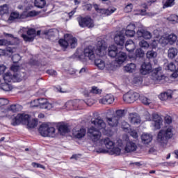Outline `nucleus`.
Segmentation results:
<instances>
[{
    "instance_id": "f257e3e1",
    "label": "nucleus",
    "mask_w": 178,
    "mask_h": 178,
    "mask_svg": "<svg viewBox=\"0 0 178 178\" xmlns=\"http://www.w3.org/2000/svg\"><path fill=\"white\" fill-rule=\"evenodd\" d=\"M91 123L95 127H90L88 130V134L94 143L98 141L101 138V130H105L106 123L104 122L102 118H95L91 120Z\"/></svg>"
},
{
    "instance_id": "ea45409f",
    "label": "nucleus",
    "mask_w": 178,
    "mask_h": 178,
    "mask_svg": "<svg viewBox=\"0 0 178 178\" xmlns=\"http://www.w3.org/2000/svg\"><path fill=\"white\" fill-rule=\"evenodd\" d=\"M6 13H9V7L8 6V4H4L0 6V15H6Z\"/></svg>"
},
{
    "instance_id": "393cba45",
    "label": "nucleus",
    "mask_w": 178,
    "mask_h": 178,
    "mask_svg": "<svg viewBox=\"0 0 178 178\" xmlns=\"http://www.w3.org/2000/svg\"><path fill=\"white\" fill-rule=\"evenodd\" d=\"M136 149H137V145H136V143L131 141L127 143V145L125 147L126 152H134Z\"/></svg>"
},
{
    "instance_id": "0eeeda50",
    "label": "nucleus",
    "mask_w": 178,
    "mask_h": 178,
    "mask_svg": "<svg viewBox=\"0 0 178 178\" xmlns=\"http://www.w3.org/2000/svg\"><path fill=\"white\" fill-rule=\"evenodd\" d=\"M95 49L92 46H88L86 47L83 50V55L80 56V59H89L92 60L95 59Z\"/></svg>"
},
{
    "instance_id": "338daca9",
    "label": "nucleus",
    "mask_w": 178,
    "mask_h": 178,
    "mask_svg": "<svg viewBox=\"0 0 178 178\" xmlns=\"http://www.w3.org/2000/svg\"><path fill=\"white\" fill-rule=\"evenodd\" d=\"M47 73L48 74H50V76H57V74H58L56 71H55L54 70H49L47 71Z\"/></svg>"
},
{
    "instance_id": "4c0bfd02",
    "label": "nucleus",
    "mask_w": 178,
    "mask_h": 178,
    "mask_svg": "<svg viewBox=\"0 0 178 178\" xmlns=\"http://www.w3.org/2000/svg\"><path fill=\"white\" fill-rule=\"evenodd\" d=\"M146 56L148 59H155L158 56V53L154 50H149L147 52Z\"/></svg>"
},
{
    "instance_id": "a19ab883",
    "label": "nucleus",
    "mask_w": 178,
    "mask_h": 178,
    "mask_svg": "<svg viewBox=\"0 0 178 178\" xmlns=\"http://www.w3.org/2000/svg\"><path fill=\"white\" fill-rule=\"evenodd\" d=\"M16 19H20V14L17 12L11 13L8 20H10V22H13V20H16Z\"/></svg>"
},
{
    "instance_id": "79ce46f5",
    "label": "nucleus",
    "mask_w": 178,
    "mask_h": 178,
    "mask_svg": "<svg viewBox=\"0 0 178 178\" xmlns=\"http://www.w3.org/2000/svg\"><path fill=\"white\" fill-rule=\"evenodd\" d=\"M104 69H106V70H108V72H112V70H114L115 69V65L113 64V63L108 61L106 63Z\"/></svg>"
},
{
    "instance_id": "bf43d9fd",
    "label": "nucleus",
    "mask_w": 178,
    "mask_h": 178,
    "mask_svg": "<svg viewBox=\"0 0 178 178\" xmlns=\"http://www.w3.org/2000/svg\"><path fill=\"white\" fill-rule=\"evenodd\" d=\"M154 127H155V129H156V130H159V129H161V124H162V122L163 121H154Z\"/></svg>"
},
{
    "instance_id": "9d476101",
    "label": "nucleus",
    "mask_w": 178,
    "mask_h": 178,
    "mask_svg": "<svg viewBox=\"0 0 178 178\" xmlns=\"http://www.w3.org/2000/svg\"><path fill=\"white\" fill-rule=\"evenodd\" d=\"M107 48H108V46L105 42V40H99L97 41V49L95 52L97 55H98V56H104V55L106 54Z\"/></svg>"
},
{
    "instance_id": "20e7f679",
    "label": "nucleus",
    "mask_w": 178,
    "mask_h": 178,
    "mask_svg": "<svg viewBox=\"0 0 178 178\" xmlns=\"http://www.w3.org/2000/svg\"><path fill=\"white\" fill-rule=\"evenodd\" d=\"M173 137V129L172 127H168L167 129H161L157 135V142L159 144H166L168 139Z\"/></svg>"
},
{
    "instance_id": "603ef678",
    "label": "nucleus",
    "mask_w": 178,
    "mask_h": 178,
    "mask_svg": "<svg viewBox=\"0 0 178 178\" xmlns=\"http://www.w3.org/2000/svg\"><path fill=\"white\" fill-rule=\"evenodd\" d=\"M136 56L137 58H143L144 56V51L141 49H138L136 50Z\"/></svg>"
},
{
    "instance_id": "9b49d317",
    "label": "nucleus",
    "mask_w": 178,
    "mask_h": 178,
    "mask_svg": "<svg viewBox=\"0 0 178 178\" xmlns=\"http://www.w3.org/2000/svg\"><path fill=\"white\" fill-rule=\"evenodd\" d=\"M35 29H30L27 31V35L22 34V37L26 42H33L35 38Z\"/></svg>"
},
{
    "instance_id": "4468645a",
    "label": "nucleus",
    "mask_w": 178,
    "mask_h": 178,
    "mask_svg": "<svg viewBox=\"0 0 178 178\" xmlns=\"http://www.w3.org/2000/svg\"><path fill=\"white\" fill-rule=\"evenodd\" d=\"M164 67L165 70H169V72H174L172 74L173 77H178V67L176 70V65L173 62L167 63L164 64Z\"/></svg>"
},
{
    "instance_id": "680f3d73",
    "label": "nucleus",
    "mask_w": 178,
    "mask_h": 178,
    "mask_svg": "<svg viewBox=\"0 0 178 178\" xmlns=\"http://www.w3.org/2000/svg\"><path fill=\"white\" fill-rule=\"evenodd\" d=\"M90 92H92V94H101V90H99V89H98V88L94 86L92 88Z\"/></svg>"
},
{
    "instance_id": "c9c22d12",
    "label": "nucleus",
    "mask_w": 178,
    "mask_h": 178,
    "mask_svg": "<svg viewBox=\"0 0 178 178\" xmlns=\"http://www.w3.org/2000/svg\"><path fill=\"white\" fill-rule=\"evenodd\" d=\"M76 104V101H69L65 104L63 109H67V111H72L74 109V104Z\"/></svg>"
},
{
    "instance_id": "2f4dec72",
    "label": "nucleus",
    "mask_w": 178,
    "mask_h": 178,
    "mask_svg": "<svg viewBox=\"0 0 178 178\" xmlns=\"http://www.w3.org/2000/svg\"><path fill=\"white\" fill-rule=\"evenodd\" d=\"M160 99L161 101H168V99H172V92H165L163 93H161L159 95Z\"/></svg>"
},
{
    "instance_id": "a211bd4d",
    "label": "nucleus",
    "mask_w": 178,
    "mask_h": 178,
    "mask_svg": "<svg viewBox=\"0 0 178 178\" xmlns=\"http://www.w3.org/2000/svg\"><path fill=\"white\" fill-rule=\"evenodd\" d=\"M115 101V97L113 95L109 94L104 96L103 98L99 99V104H103L104 105H111Z\"/></svg>"
},
{
    "instance_id": "f3484780",
    "label": "nucleus",
    "mask_w": 178,
    "mask_h": 178,
    "mask_svg": "<svg viewBox=\"0 0 178 178\" xmlns=\"http://www.w3.org/2000/svg\"><path fill=\"white\" fill-rule=\"evenodd\" d=\"M86 129L84 128H80L79 129H74L72 131V136L75 138H78V140H80L86 136Z\"/></svg>"
},
{
    "instance_id": "f704fd0d",
    "label": "nucleus",
    "mask_w": 178,
    "mask_h": 178,
    "mask_svg": "<svg viewBox=\"0 0 178 178\" xmlns=\"http://www.w3.org/2000/svg\"><path fill=\"white\" fill-rule=\"evenodd\" d=\"M14 79L15 75L12 74L10 72H6L3 75V80L7 81L8 83L13 81Z\"/></svg>"
},
{
    "instance_id": "37998d69",
    "label": "nucleus",
    "mask_w": 178,
    "mask_h": 178,
    "mask_svg": "<svg viewBox=\"0 0 178 178\" xmlns=\"http://www.w3.org/2000/svg\"><path fill=\"white\" fill-rule=\"evenodd\" d=\"M139 99L144 105H149L151 102V100L145 97V96H139Z\"/></svg>"
},
{
    "instance_id": "473e14b6",
    "label": "nucleus",
    "mask_w": 178,
    "mask_h": 178,
    "mask_svg": "<svg viewBox=\"0 0 178 178\" xmlns=\"http://www.w3.org/2000/svg\"><path fill=\"white\" fill-rule=\"evenodd\" d=\"M95 65L100 69V70H104L105 69V61H103L102 59L97 58L95 60Z\"/></svg>"
},
{
    "instance_id": "b1692460",
    "label": "nucleus",
    "mask_w": 178,
    "mask_h": 178,
    "mask_svg": "<svg viewBox=\"0 0 178 178\" xmlns=\"http://www.w3.org/2000/svg\"><path fill=\"white\" fill-rule=\"evenodd\" d=\"M107 123L111 127H116L119 124V118L118 117L107 118Z\"/></svg>"
},
{
    "instance_id": "052dcab7",
    "label": "nucleus",
    "mask_w": 178,
    "mask_h": 178,
    "mask_svg": "<svg viewBox=\"0 0 178 178\" xmlns=\"http://www.w3.org/2000/svg\"><path fill=\"white\" fill-rule=\"evenodd\" d=\"M38 15V13H37L35 10L29 11L27 13V17H33V16H37Z\"/></svg>"
},
{
    "instance_id": "a878e982",
    "label": "nucleus",
    "mask_w": 178,
    "mask_h": 178,
    "mask_svg": "<svg viewBox=\"0 0 178 178\" xmlns=\"http://www.w3.org/2000/svg\"><path fill=\"white\" fill-rule=\"evenodd\" d=\"M141 140L143 144H149V143L152 141V135L149 134H143L141 136Z\"/></svg>"
},
{
    "instance_id": "49530a36",
    "label": "nucleus",
    "mask_w": 178,
    "mask_h": 178,
    "mask_svg": "<svg viewBox=\"0 0 178 178\" xmlns=\"http://www.w3.org/2000/svg\"><path fill=\"white\" fill-rule=\"evenodd\" d=\"M15 52V49H12V47H8L7 49L3 50V55H12Z\"/></svg>"
},
{
    "instance_id": "f03ea898",
    "label": "nucleus",
    "mask_w": 178,
    "mask_h": 178,
    "mask_svg": "<svg viewBox=\"0 0 178 178\" xmlns=\"http://www.w3.org/2000/svg\"><path fill=\"white\" fill-rule=\"evenodd\" d=\"M29 119H30V115L28 114H18L13 118L11 124L13 126H19L20 123H27V126L29 129H34V127H37L38 121H37V120L29 121Z\"/></svg>"
},
{
    "instance_id": "6ab92c4d",
    "label": "nucleus",
    "mask_w": 178,
    "mask_h": 178,
    "mask_svg": "<svg viewBox=\"0 0 178 178\" xmlns=\"http://www.w3.org/2000/svg\"><path fill=\"white\" fill-rule=\"evenodd\" d=\"M114 58H115V62L118 65H122V63H123L124 60L127 59V55L123 51H119L116 56Z\"/></svg>"
},
{
    "instance_id": "8fccbe9b",
    "label": "nucleus",
    "mask_w": 178,
    "mask_h": 178,
    "mask_svg": "<svg viewBox=\"0 0 178 178\" xmlns=\"http://www.w3.org/2000/svg\"><path fill=\"white\" fill-rule=\"evenodd\" d=\"M154 122H163L162 117L158 115V113H154L152 115Z\"/></svg>"
},
{
    "instance_id": "69168bd1",
    "label": "nucleus",
    "mask_w": 178,
    "mask_h": 178,
    "mask_svg": "<svg viewBox=\"0 0 178 178\" xmlns=\"http://www.w3.org/2000/svg\"><path fill=\"white\" fill-rule=\"evenodd\" d=\"M12 72H19V70H20V66L19 65H12L10 67Z\"/></svg>"
},
{
    "instance_id": "6e6552de",
    "label": "nucleus",
    "mask_w": 178,
    "mask_h": 178,
    "mask_svg": "<svg viewBox=\"0 0 178 178\" xmlns=\"http://www.w3.org/2000/svg\"><path fill=\"white\" fill-rule=\"evenodd\" d=\"M78 22L80 27H88V29H92L94 27V20L90 17H78Z\"/></svg>"
},
{
    "instance_id": "aec40b11",
    "label": "nucleus",
    "mask_w": 178,
    "mask_h": 178,
    "mask_svg": "<svg viewBox=\"0 0 178 178\" xmlns=\"http://www.w3.org/2000/svg\"><path fill=\"white\" fill-rule=\"evenodd\" d=\"M152 70V67L151 66V63H143L141 66V69L140 70L141 74H143L145 76V74H148L149 73H151V71Z\"/></svg>"
},
{
    "instance_id": "7c9ffc66",
    "label": "nucleus",
    "mask_w": 178,
    "mask_h": 178,
    "mask_svg": "<svg viewBox=\"0 0 178 178\" xmlns=\"http://www.w3.org/2000/svg\"><path fill=\"white\" fill-rule=\"evenodd\" d=\"M177 54H178V51H177V49L176 48L172 47L168 49V58H170V59H173L176 58V56H177Z\"/></svg>"
},
{
    "instance_id": "13d9d810",
    "label": "nucleus",
    "mask_w": 178,
    "mask_h": 178,
    "mask_svg": "<svg viewBox=\"0 0 178 178\" xmlns=\"http://www.w3.org/2000/svg\"><path fill=\"white\" fill-rule=\"evenodd\" d=\"M8 104H9V100L4 98H0V107L5 106V105H8Z\"/></svg>"
},
{
    "instance_id": "4d7b16f0",
    "label": "nucleus",
    "mask_w": 178,
    "mask_h": 178,
    "mask_svg": "<svg viewBox=\"0 0 178 178\" xmlns=\"http://www.w3.org/2000/svg\"><path fill=\"white\" fill-rule=\"evenodd\" d=\"M132 10H133V4L130 3L126 6V7L124 9V11L126 13H129V12H131Z\"/></svg>"
},
{
    "instance_id": "58836bf2",
    "label": "nucleus",
    "mask_w": 178,
    "mask_h": 178,
    "mask_svg": "<svg viewBox=\"0 0 178 178\" xmlns=\"http://www.w3.org/2000/svg\"><path fill=\"white\" fill-rule=\"evenodd\" d=\"M167 39L168 40V42L170 45H173L175 42L177 40V36L175 34H170L168 36H167Z\"/></svg>"
},
{
    "instance_id": "a18cd8bd",
    "label": "nucleus",
    "mask_w": 178,
    "mask_h": 178,
    "mask_svg": "<svg viewBox=\"0 0 178 178\" xmlns=\"http://www.w3.org/2000/svg\"><path fill=\"white\" fill-rule=\"evenodd\" d=\"M173 5H175V0H166L163 8H170V6H173Z\"/></svg>"
},
{
    "instance_id": "6e6d98bb",
    "label": "nucleus",
    "mask_w": 178,
    "mask_h": 178,
    "mask_svg": "<svg viewBox=\"0 0 178 178\" xmlns=\"http://www.w3.org/2000/svg\"><path fill=\"white\" fill-rule=\"evenodd\" d=\"M159 42H160V44H161V45H163V46L168 45V44H169V40H168V37L161 38L159 40Z\"/></svg>"
},
{
    "instance_id": "412c9836",
    "label": "nucleus",
    "mask_w": 178,
    "mask_h": 178,
    "mask_svg": "<svg viewBox=\"0 0 178 178\" xmlns=\"http://www.w3.org/2000/svg\"><path fill=\"white\" fill-rule=\"evenodd\" d=\"M58 129L59 133L63 136V134H66V133H69L70 131V129H69V125L65 123H60L58 125Z\"/></svg>"
},
{
    "instance_id": "7ed1b4c3",
    "label": "nucleus",
    "mask_w": 178,
    "mask_h": 178,
    "mask_svg": "<svg viewBox=\"0 0 178 178\" xmlns=\"http://www.w3.org/2000/svg\"><path fill=\"white\" fill-rule=\"evenodd\" d=\"M58 44L63 48H67V47H70V48H74L77 47V38L73 37V35L67 33L64 35V39H60L58 41Z\"/></svg>"
},
{
    "instance_id": "423d86ee",
    "label": "nucleus",
    "mask_w": 178,
    "mask_h": 178,
    "mask_svg": "<svg viewBox=\"0 0 178 178\" xmlns=\"http://www.w3.org/2000/svg\"><path fill=\"white\" fill-rule=\"evenodd\" d=\"M165 79L166 76L162 73V67H157L152 71V80L154 83L162 84L165 83Z\"/></svg>"
},
{
    "instance_id": "09e8293b",
    "label": "nucleus",
    "mask_w": 178,
    "mask_h": 178,
    "mask_svg": "<svg viewBox=\"0 0 178 178\" xmlns=\"http://www.w3.org/2000/svg\"><path fill=\"white\" fill-rule=\"evenodd\" d=\"M58 33V31L56 29H50L49 31H45L44 32V34L45 35H55Z\"/></svg>"
},
{
    "instance_id": "0e129e2a",
    "label": "nucleus",
    "mask_w": 178,
    "mask_h": 178,
    "mask_svg": "<svg viewBox=\"0 0 178 178\" xmlns=\"http://www.w3.org/2000/svg\"><path fill=\"white\" fill-rule=\"evenodd\" d=\"M172 122V117L169 115H167L165 117V123H166L167 124H170Z\"/></svg>"
},
{
    "instance_id": "dca6fc26",
    "label": "nucleus",
    "mask_w": 178,
    "mask_h": 178,
    "mask_svg": "<svg viewBox=\"0 0 178 178\" xmlns=\"http://www.w3.org/2000/svg\"><path fill=\"white\" fill-rule=\"evenodd\" d=\"M38 103L39 108H40L41 109H47V111H49L54 107L52 104L48 102V100H47V99L40 98L39 99Z\"/></svg>"
},
{
    "instance_id": "5fc2aeb1",
    "label": "nucleus",
    "mask_w": 178,
    "mask_h": 178,
    "mask_svg": "<svg viewBox=\"0 0 178 178\" xmlns=\"http://www.w3.org/2000/svg\"><path fill=\"white\" fill-rule=\"evenodd\" d=\"M125 35H127V37H134V35H136V31H130L129 29H126Z\"/></svg>"
},
{
    "instance_id": "de8ad7c7",
    "label": "nucleus",
    "mask_w": 178,
    "mask_h": 178,
    "mask_svg": "<svg viewBox=\"0 0 178 178\" xmlns=\"http://www.w3.org/2000/svg\"><path fill=\"white\" fill-rule=\"evenodd\" d=\"M115 115L114 117L115 118H118V120L119 119H120V118H123V116H124V110H118L115 112Z\"/></svg>"
},
{
    "instance_id": "e2e57ef3",
    "label": "nucleus",
    "mask_w": 178,
    "mask_h": 178,
    "mask_svg": "<svg viewBox=\"0 0 178 178\" xmlns=\"http://www.w3.org/2000/svg\"><path fill=\"white\" fill-rule=\"evenodd\" d=\"M39 99H35L31 102L32 108H35L39 106Z\"/></svg>"
},
{
    "instance_id": "4be33fe9",
    "label": "nucleus",
    "mask_w": 178,
    "mask_h": 178,
    "mask_svg": "<svg viewBox=\"0 0 178 178\" xmlns=\"http://www.w3.org/2000/svg\"><path fill=\"white\" fill-rule=\"evenodd\" d=\"M129 120L132 124H139V123L141 122L140 116H138L137 113L129 114Z\"/></svg>"
},
{
    "instance_id": "2eb2a0df",
    "label": "nucleus",
    "mask_w": 178,
    "mask_h": 178,
    "mask_svg": "<svg viewBox=\"0 0 178 178\" xmlns=\"http://www.w3.org/2000/svg\"><path fill=\"white\" fill-rule=\"evenodd\" d=\"M114 41L117 45L123 47L126 41V38H124V35L122 32H120L115 34Z\"/></svg>"
},
{
    "instance_id": "72a5a7b5",
    "label": "nucleus",
    "mask_w": 178,
    "mask_h": 178,
    "mask_svg": "<svg viewBox=\"0 0 178 178\" xmlns=\"http://www.w3.org/2000/svg\"><path fill=\"white\" fill-rule=\"evenodd\" d=\"M0 90H2L3 91H11L12 90V85L9 84L6 82L2 83L0 84Z\"/></svg>"
},
{
    "instance_id": "f8f14e48",
    "label": "nucleus",
    "mask_w": 178,
    "mask_h": 178,
    "mask_svg": "<svg viewBox=\"0 0 178 178\" xmlns=\"http://www.w3.org/2000/svg\"><path fill=\"white\" fill-rule=\"evenodd\" d=\"M138 37L145 38V40H151L152 38V33L151 32L145 30L143 27L138 28L136 31Z\"/></svg>"
},
{
    "instance_id": "cd10ccee",
    "label": "nucleus",
    "mask_w": 178,
    "mask_h": 178,
    "mask_svg": "<svg viewBox=\"0 0 178 178\" xmlns=\"http://www.w3.org/2000/svg\"><path fill=\"white\" fill-rule=\"evenodd\" d=\"M23 109V106L19 104H12L8 108V111H10V112L16 113V112H20Z\"/></svg>"
},
{
    "instance_id": "c03bdc74",
    "label": "nucleus",
    "mask_w": 178,
    "mask_h": 178,
    "mask_svg": "<svg viewBox=\"0 0 178 178\" xmlns=\"http://www.w3.org/2000/svg\"><path fill=\"white\" fill-rule=\"evenodd\" d=\"M139 47H140V48H143L144 49H148V48H149V44L145 40H141L139 42Z\"/></svg>"
},
{
    "instance_id": "ddd939ff",
    "label": "nucleus",
    "mask_w": 178,
    "mask_h": 178,
    "mask_svg": "<svg viewBox=\"0 0 178 178\" xmlns=\"http://www.w3.org/2000/svg\"><path fill=\"white\" fill-rule=\"evenodd\" d=\"M95 10H97L99 13H101L102 15H104V16H111L112 13H114V12H116V8H101L99 9L97 4H95L93 6Z\"/></svg>"
},
{
    "instance_id": "39448f33",
    "label": "nucleus",
    "mask_w": 178,
    "mask_h": 178,
    "mask_svg": "<svg viewBox=\"0 0 178 178\" xmlns=\"http://www.w3.org/2000/svg\"><path fill=\"white\" fill-rule=\"evenodd\" d=\"M55 128L49 127L47 124H42L39 127V133L42 137H55Z\"/></svg>"
},
{
    "instance_id": "c85d7f7f",
    "label": "nucleus",
    "mask_w": 178,
    "mask_h": 178,
    "mask_svg": "<svg viewBox=\"0 0 178 178\" xmlns=\"http://www.w3.org/2000/svg\"><path fill=\"white\" fill-rule=\"evenodd\" d=\"M104 144L106 145L107 149H113V147H115V143H113L109 138L104 139Z\"/></svg>"
},
{
    "instance_id": "3c124183",
    "label": "nucleus",
    "mask_w": 178,
    "mask_h": 178,
    "mask_svg": "<svg viewBox=\"0 0 178 178\" xmlns=\"http://www.w3.org/2000/svg\"><path fill=\"white\" fill-rule=\"evenodd\" d=\"M21 59L22 57L19 54H14L12 57V60L14 63H17Z\"/></svg>"
},
{
    "instance_id": "1a4fd4ad",
    "label": "nucleus",
    "mask_w": 178,
    "mask_h": 178,
    "mask_svg": "<svg viewBox=\"0 0 178 178\" xmlns=\"http://www.w3.org/2000/svg\"><path fill=\"white\" fill-rule=\"evenodd\" d=\"M140 98V95L136 92H128L123 96V100L127 104H133Z\"/></svg>"
},
{
    "instance_id": "774afa93",
    "label": "nucleus",
    "mask_w": 178,
    "mask_h": 178,
    "mask_svg": "<svg viewBox=\"0 0 178 178\" xmlns=\"http://www.w3.org/2000/svg\"><path fill=\"white\" fill-rule=\"evenodd\" d=\"M170 20L171 22H175L176 23H178V16L175 15H172L170 16Z\"/></svg>"
},
{
    "instance_id": "c756f323",
    "label": "nucleus",
    "mask_w": 178,
    "mask_h": 178,
    "mask_svg": "<svg viewBox=\"0 0 178 178\" xmlns=\"http://www.w3.org/2000/svg\"><path fill=\"white\" fill-rule=\"evenodd\" d=\"M124 72H127V73H134V72H136V64H127L124 67Z\"/></svg>"
},
{
    "instance_id": "e433bc0d",
    "label": "nucleus",
    "mask_w": 178,
    "mask_h": 178,
    "mask_svg": "<svg viewBox=\"0 0 178 178\" xmlns=\"http://www.w3.org/2000/svg\"><path fill=\"white\" fill-rule=\"evenodd\" d=\"M35 6L36 8H40V9H42L47 5V1L45 0H35Z\"/></svg>"
},
{
    "instance_id": "5701e85b",
    "label": "nucleus",
    "mask_w": 178,
    "mask_h": 178,
    "mask_svg": "<svg viewBox=\"0 0 178 178\" xmlns=\"http://www.w3.org/2000/svg\"><path fill=\"white\" fill-rule=\"evenodd\" d=\"M118 54L119 50H118V47L115 45H111L108 47V56L111 58H115Z\"/></svg>"
},
{
    "instance_id": "864d4df0",
    "label": "nucleus",
    "mask_w": 178,
    "mask_h": 178,
    "mask_svg": "<svg viewBox=\"0 0 178 178\" xmlns=\"http://www.w3.org/2000/svg\"><path fill=\"white\" fill-rule=\"evenodd\" d=\"M113 154H115V155H120V152H122V149L120 147H115L113 146V149H111Z\"/></svg>"
},
{
    "instance_id": "bb28decb",
    "label": "nucleus",
    "mask_w": 178,
    "mask_h": 178,
    "mask_svg": "<svg viewBox=\"0 0 178 178\" xmlns=\"http://www.w3.org/2000/svg\"><path fill=\"white\" fill-rule=\"evenodd\" d=\"M125 48L128 52H133L136 49V44L133 40H128L125 44Z\"/></svg>"
}]
</instances>
